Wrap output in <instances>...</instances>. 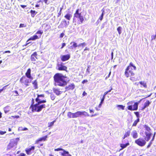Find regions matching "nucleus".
I'll use <instances>...</instances> for the list:
<instances>
[{
	"instance_id": "nucleus-45",
	"label": "nucleus",
	"mask_w": 156,
	"mask_h": 156,
	"mask_svg": "<svg viewBox=\"0 0 156 156\" xmlns=\"http://www.w3.org/2000/svg\"><path fill=\"white\" fill-rule=\"evenodd\" d=\"M66 152H67V153H66L64 155H62L63 156H72V155L69 153L68 151H66Z\"/></svg>"
},
{
	"instance_id": "nucleus-41",
	"label": "nucleus",
	"mask_w": 156,
	"mask_h": 156,
	"mask_svg": "<svg viewBox=\"0 0 156 156\" xmlns=\"http://www.w3.org/2000/svg\"><path fill=\"white\" fill-rule=\"evenodd\" d=\"M90 66H87V68L86 69V72L87 73H90Z\"/></svg>"
},
{
	"instance_id": "nucleus-37",
	"label": "nucleus",
	"mask_w": 156,
	"mask_h": 156,
	"mask_svg": "<svg viewBox=\"0 0 156 156\" xmlns=\"http://www.w3.org/2000/svg\"><path fill=\"white\" fill-rule=\"evenodd\" d=\"M121 29L122 28L121 27H119L117 29V30L119 35H120L121 33Z\"/></svg>"
},
{
	"instance_id": "nucleus-64",
	"label": "nucleus",
	"mask_w": 156,
	"mask_h": 156,
	"mask_svg": "<svg viewBox=\"0 0 156 156\" xmlns=\"http://www.w3.org/2000/svg\"><path fill=\"white\" fill-rule=\"evenodd\" d=\"M8 86V85H6L5 86H4V87H2V89L3 90H5V89H6V87Z\"/></svg>"
},
{
	"instance_id": "nucleus-57",
	"label": "nucleus",
	"mask_w": 156,
	"mask_h": 156,
	"mask_svg": "<svg viewBox=\"0 0 156 156\" xmlns=\"http://www.w3.org/2000/svg\"><path fill=\"white\" fill-rule=\"evenodd\" d=\"M99 114L98 113H95V114H92L91 115V117H93V116H96L98 115Z\"/></svg>"
},
{
	"instance_id": "nucleus-24",
	"label": "nucleus",
	"mask_w": 156,
	"mask_h": 156,
	"mask_svg": "<svg viewBox=\"0 0 156 156\" xmlns=\"http://www.w3.org/2000/svg\"><path fill=\"white\" fill-rule=\"evenodd\" d=\"M73 44V45L70 47L69 48L71 49H73L74 48H76L78 46V45H77V43L74 42H71L70 43V44Z\"/></svg>"
},
{
	"instance_id": "nucleus-20",
	"label": "nucleus",
	"mask_w": 156,
	"mask_h": 156,
	"mask_svg": "<svg viewBox=\"0 0 156 156\" xmlns=\"http://www.w3.org/2000/svg\"><path fill=\"white\" fill-rule=\"evenodd\" d=\"M72 16L71 14L70 13H67L64 16V17L66 19L69 21L71 20Z\"/></svg>"
},
{
	"instance_id": "nucleus-43",
	"label": "nucleus",
	"mask_w": 156,
	"mask_h": 156,
	"mask_svg": "<svg viewBox=\"0 0 156 156\" xmlns=\"http://www.w3.org/2000/svg\"><path fill=\"white\" fill-rule=\"evenodd\" d=\"M26 27V25H25L24 24L21 23L19 27L22 28V27Z\"/></svg>"
},
{
	"instance_id": "nucleus-27",
	"label": "nucleus",
	"mask_w": 156,
	"mask_h": 156,
	"mask_svg": "<svg viewBox=\"0 0 156 156\" xmlns=\"http://www.w3.org/2000/svg\"><path fill=\"white\" fill-rule=\"evenodd\" d=\"M132 135L134 139L137 138L138 134L136 130H134L133 131Z\"/></svg>"
},
{
	"instance_id": "nucleus-39",
	"label": "nucleus",
	"mask_w": 156,
	"mask_h": 156,
	"mask_svg": "<svg viewBox=\"0 0 156 156\" xmlns=\"http://www.w3.org/2000/svg\"><path fill=\"white\" fill-rule=\"evenodd\" d=\"M43 32L42 31H41L40 30H38L36 33V34H40V37H41V34H43Z\"/></svg>"
},
{
	"instance_id": "nucleus-36",
	"label": "nucleus",
	"mask_w": 156,
	"mask_h": 156,
	"mask_svg": "<svg viewBox=\"0 0 156 156\" xmlns=\"http://www.w3.org/2000/svg\"><path fill=\"white\" fill-rule=\"evenodd\" d=\"M62 22H63V23H64V24L65 25V26L66 27L67 25L69 24V21H68L67 22V21L65 20H63L62 21Z\"/></svg>"
},
{
	"instance_id": "nucleus-19",
	"label": "nucleus",
	"mask_w": 156,
	"mask_h": 156,
	"mask_svg": "<svg viewBox=\"0 0 156 156\" xmlns=\"http://www.w3.org/2000/svg\"><path fill=\"white\" fill-rule=\"evenodd\" d=\"M53 92L57 95H59L62 92V91H60L59 90V89L56 88L53 89Z\"/></svg>"
},
{
	"instance_id": "nucleus-28",
	"label": "nucleus",
	"mask_w": 156,
	"mask_h": 156,
	"mask_svg": "<svg viewBox=\"0 0 156 156\" xmlns=\"http://www.w3.org/2000/svg\"><path fill=\"white\" fill-rule=\"evenodd\" d=\"M139 83L144 88H146L147 87V84L146 82L144 81H141L139 82Z\"/></svg>"
},
{
	"instance_id": "nucleus-62",
	"label": "nucleus",
	"mask_w": 156,
	"mask_h": 156,
	"mask_svg": "<svg viewBox=\"0 0 156 156\" xmlns=\"http://www.w3.org/2000/svg\"><path fill=\"white\" fill-rule=\"evenodd\" d=\"M11 52L10 51H5L4 53H10Z\"/></svg>"
},
{
	"instance_id": "nucleus-5",
	"label": "nucleus",
	"mask_w": 156,
	"mask_h": 156,
	"mask_svg": "<svg viewBox=\"0 0 156 156\" xmlns=\"http://www.w3.org/2000/svg\"><path fill=\"white\" fill-rule=\"evenodd\" d=\"M145 134L146 135L145 140L142 138H140L135 140V143L139 146L140 147L144 146L146 143L145 140L147 141H148L152 135V134L151 133L146 132H145Z\"/></svg>"
},
{
	"instance_id": "nucleus-1",
	"label": "nucleus",
	"mask_w": 156,
	"mask_h": 156,
	"mask_svg": "<svg viewBox=\"0 0 156 156\" xmlns=\"http://www.w3.org/2000/svg\"><path fill=\"white\" fill-rule=\"evenodd\" d=\"M44 94H37V97L35 98V100L37 103L31 109L32 112H39L42 111L43 109H45L46 108L45 104H43L46 102V99L41 100L40 97L44 98Z\"/></svg>"
},
{
	"instance_id": "nucleus-54",
	"label": "nucleus",
	"mask_w": 156,
	"mask_h": 156,
	"mask_svg": "<svg viewBox=\"0 0 156 156\" xmlns=\"http://www.w3.org/2000/svg\"><path fill=\"white\" fill-rule=\"evenodd\" d=\"M20 128H21L22 129H21V130L22 131H25L27 130H28V129L27 128H23L22 127H20Z\"/></svg>"
},
{
	"instance_id": "nucleus-46",
	"label": "nucleus",
	"mask_w": 156,
	"mask_h": 156,
	"mask_svg": "<svg viewBox=\"0 0 156 156\" xmlns=\"http://www.w3.org/2000/svg\"><path fill=\"white\" fill-rule=\"evenodd\" d=\"M17 156H26V154L24 153H20Z\"/></svg>"
},
{
	"instance_id": "nucleus-11",
	"label": "nucleus",
	"mask_w": 156,
	"mask_h": 156,
	"mask_svg": "<svg viewBox=\"0 0 156 156\" xmlns=\"http://www.w3.org/2000/svg\"><path fill=\"white\" fill-rule=\"evenodd\" d=\"M138 103L135 102L133 105V108L132 105H129L127 107V109L130 111L136 110L138 109Z\"/></svg>"
},
{
	"instance_id": "nucleus-17",
	"label": "nucleus",
	"mask_w": 156,
	"mask_h": 156,
	"mask_svg": "<svg viewBox=\"0 0 156 156\" xmlns=\"http://www.w3.org/2000/svg\"><path fill=\"white\" fill-rule=\"evenodd\" d=\"M48 135H46L43 137L40 138L36 140L35 142V144H37L39 143L40 141H45L47 140V138H48Z\"/></svg>"
},
{
	"instance_id": "nucleus-3",
	"label": "nucleus",
	"mask_w": 156,
	"mask_h": 156,
	"mask_svg": "<svg viewBox=\"0 0 156 156\" xmlns=\"http://www.w3.org/2000/svg\"><path fill=\"white\" fill-rule=\"evenodd\" d=\"M66 78L65 76L59 73H55L53 76L54 83L60 87H64L67 85V82L66 80Z\"/></svg>"
},
{
	"instance_id": "nucleus-59",
	"label": "nucleus",
	"mask_w": 156,
	"mask_h": 156,
	"mask_svg": "<svg viewBox=\"0 0 156 156\" xmlns=\"http://www.w3.org/2000/svg\"><path fill=\"white\" fill-rule=\"evenodd\" d=\"M87 95V93L85 91H84L82 94L83 96H84L86 95Z\"/></svg>"
},
{
	"instance_id": "nucleus-32",
	"label": "nucleus",
	"mask_w": 156,
	"mask_h": 156,
	"mask_svg": "<svg viewBox=\"0 0 156 156\" xmlns=\"http://www.w3.org/2000/svg\"><path fill=\"white\" fill-rule=\"evenodd\" d=\"M34 99L32 98L31 99V104L30 107V109H31L35 105V104H34Z\"/></svg>"
},
{
	"instance_id": "nucleus-60",
	"label": "nucleus",
	"mask_w": 156,
	"mask_h": 156,
	"mask_svg": "<svg viewBox=\"0 0 156 156\" xmlns=\"http://www.w3.org/2000/svg\"><path fill=\"white\" fill-rule=\"evenodd\" d=\"M20 6L22 8H25L27 7V5H20Z\"/></svg>"
},
{
	"instance_id": "nucleus-47",
	"label": "nucleus",
	"mask_w": 156,
	"mask_h": 156,
	"mask_svg": "<svg viewBox=\"0 0 156 156\" xmlns=\"http://www.w3.org/2000/svg\"><path fill=\"white\" fill-rule=\"evenodd\" d=\"M11 117L13 119H18L20 118V116L19 115H16V116H12Z\"/></svg>"
},
{
	"instance_id": "nucleus-8",
	"label": "nucleus",
	"mask_w": 156,
	"mask_h": 156,
	"mask_svg": "<svg viewBox=\"0 0 156 156\" xmlns=\"http://www.w3.org/2000/svg\"><path fill=\"white\" fill-rule=\"evenodd\" d=\"M20 82L22 84H24L26 86L29 85V84L30 82L25 76H22L20 79Z\"/></svg>"
},
{
	"instance_id": "nucleus-4",
	"label": "nucleus",
	"mask_w": 156,
	"mask_h": 156,
	"mask_svg": "<svg viewBox=\"0 0 156 156\" xmlns=\"http://www.w3.org/2000/svg\"><path fill=\"white\" fill-rule=\"evenodd\" d=\"M79 9H76L73 15V22L75 25L82 24L84 21V17L81 13L79 12Z\"/></svg>"
},
{
	"instance_id": "nucleus-9",
	"label": "nucleus",
	"mask_w": 156,
	"mask_h": 156,
	"mask_svg": "<svg viewBox=\"0 0 156 156\" xmlns=\"http://www.w3.org/2000/svg\"><path fill=\"white\" fill-rule=\"evenodd\" d=\"M81 115H84L86 116H89L88 113L85 112L77 111L74 113V118H77L81 116Z\"/></svg>"
},
{
	"instance_id": "nucleus-49",
	"label": "nucleus",
	"mask_w": 156,
	"mask_h": 156,
	"mask_svg": "<svg viewBox=\"0 0 156 156\" xmlns=\"http://www.w3.org/2000/svg\"><path fill=\"white\" fill-rule=\"evenodd\" d=\"M65 35V34L64 33H61L60 35V36H59V37L60 38H62L63 36H64V35Z\"/></svg>"
},
{
	"instance_id": "nucleus-7",
	"label": "nucleus",
	"mask_w": 156,
	"mask_h": 156,
	"mask_svg": "<svg viewBox=\"0 0 156 156\" xmlns=\"http://www.w3.org/2000/svg\"><path fill=\"white\" fill-rule=\"evenodd\" d=\"M17 144V142L16 140L12 139L10 141L7 147V150H9L13 147L16 146Z\"/></svg>"
},
{
	"instance_id": "nucleus-12",
	"label": "nucleus",
	"mask_w": 156,
	"mask_h": 156,
	"mask_svg": "<svg viewBox=\"0 0 156 156\" xmlns=\"http://www.w3.org/2000/svg\"><path fill=\"white\" fill-rule=\"evenodd\" d=\"M70 57V55L69 54H67L61 55L60 57V58L62 62H65L69 60Z\"/></svg>"
},
{
	"instance_id": "nucleus-16",
	"label": "nucleus",
	"mask_w": 156,
	"mask_h": 156,
	"mask_svg": "<svg viewBox=\"0 0 156 156\" xmlns=\"http://www.w3.org/2000/svg\"><path fill=\"white\" fill-rule=\"evenodd\" d=\"M37 54L36 52H34L30 56V60L31 61L35 62L36 61V59H37Z\"/></svg>"
},
{
	"instance_id": "nucleus-15",
	"label": "nucleus",
	"mask_w": 156,
	"mask_h": 156,
	"mask_svg": "<svg viewBox=\"0 0 156 156\" xmlns=\"http://www.w3.org/2000/svg\"><path fill=\"white\" fill-rule=\"evenodd\" d=\"M31 69L30 68H29L27 69L25 73V75L27 78L32 80L33 79V77L31 76Z\"/></svg>"
},
{
	"instance_id": "nucleus-10",
	"label": "nucleus",
	"mask_w": 156,
	"mask_h": 156,
	"mask_svg": "<svg viewBox=\"0 0 156 156\" xmlns=\"http://www.w3.org/2000/svg\"><path fill=\"white\" fill-rule=\"evenodd\" d=\"M58 68L57 69L60 71H66L67 67L64 65V63L61 62L60 64L58 63L57 65Z\"/></svg>"
},
{
	"instance_id": "nucleus-25",
	"label": "nucleus",
	"mask_w": 156,
	"mask_h": 156,
	"mask_svg": "<svg viewBox=\"0 0 156 156\" xmlns=\"http://www.w3.org/2000/svg\"><path fill=\"white\" fill-rule=\"evenodd\" d=\"M130 133V130H128L125 133L123 137H122V139H124L126 137H127L129 136Z\"/></svg>"
},
{
	"instance_id": "nucleus-33",
	"label": "nucleus",
	"mask_w": 156,
	"mask_h": 156,
	"mask_svg": "<svg viewBox=\"0 0 156 156\" xmlns=\"http://www.w3.org/2000/svg\"><path fill=\"white\" fill-rule=\"evenodd\" d=\"M101 11H102V14H101V16L99 17V19L101 21L102 20V19L103 18V16L104 15V12H105L104 10L103 9H102Z\"/></svg>"
},
{
	"instance_id": "nucleus-56",
	"label": "nucleus",
	"mask_w": 156,
	"mask_h": 156,
	"mask_svg": "<svg viewBox=\"0 0 156 156\" xmlns=\"http://www.w3.org/2000/svg\"><path fill=\"white\" fill-rule=\"evenodd\" d=\"M88 82V80H84L82 82V83L83 84H84L85 83H87Z\"/></svg>"
},
{
	"instance_id": "nucleus-21",
	"label": "nucleus",
	"mask_w": 156,
	"mask_h": 156,
	"mask_svg": "<svg viewBox=\"0 0 156 156\" xmlns=\"http://www.w3.org/2000/svg\"><path fill=\"white\" fill-rule=\"evenodd\" d=\"M32 83L33 85V87L34 89H37L38 88V87L37 84V80H35L33 81Z\"/></svg>"
},
{
	"instance_id": "nucleus-52",
	"label": "nucleus",
	"mask_w": 156,
	"mask_h": 156,
	"mask_svg": "<svg viewBox=\"0 0 156 156\" xmlns=\"http://www.w3.org/2000/svg\"><path fill=\"white\" fill-rule=\"evenodd\" d=\"M66 44L65 43L62 44V47H61V49H62L63 47L66 46Z\"/></svg>"
},
{
	"instance_id": "nucleus-22",
	"label": "nucleus",
	"mask_w": 156,
	"mask_h": 156,
	"mask_svg": "<svg viewBox=\"0 0 156 156\" xmlns=\"http://www.w3.org/2000/svg\"><path fill=\"white\" fill-rule=\"evenodd\" d=\"M150 104V102L148 100L144 104V106L141 109L142 110H144L146 107H148Z\"/></svg>"
},
{
	"instance_id": "nucleus-48",
	"label": "nucleus",
	"mask_w": 156,
	"mask_h": 156,
	"mask_svg": "<svg viewBox=\"0 0 156 156\" xmlns=\"http://www.w3.org/2000/svg\"><path fill=\"white\" fill-rule=\"evenodd\" d=\"M89 111L90 113H94V110L93 109H91L90 108L89 109Z\"/></svg>"
},
{
	"instance_id": "nucleus-34",
	"label": "nucleus",
	"mask_w": 156,
	"mask_h": 156,
	"mask_svg": "<svg viewBox=\"0 0 156 156\" xmlns=\"http://www.w3.org/2000/svg\"><path fill=\"white\" fill-rule=\"evenodd\" d=\"M140 119L139 118H137L136 120H135L134 122L133 125L132 126H136L137 123L138 122H139V121Z\"/></svg>"
},
{
	"instance_id": "nucleus-42",
	"label": "nucleus",
	"mask_w": 156,
	"mask_h": 156,
	"mask_svg": "<svg viewBox=\"0 0 156 156\" xmlns=\"http://www.w3.org/2000/svg\"><path fill=\"white\" fill-rule=\"evenodd\" d=\"M50 98L52 100H54L55 98V96L53 94H51Z\"/></svg>"
},
{
	"instance_id": "nucleus-53",
	"label": "nucleus",
	"mask_w": 156,
	"mask_h": 156,
	"mask_svg": "<svg viewBox=\"0 0 156 156\" xmlns=\"http://www.w3.org/2000/svg\"><path fill=\"white\" fill-rule=\"evenodd\" d=\"M6 133L5 131H2L0 130V134L1 135H3Z\"/></svg>"
},
{
	"instance_id": "nucleus-55",
	"label": "nucleus",
	"mask_w": 156,
	"mask_h": 156,
	"mask_svg": "<svg viewBox=\"0 0 156 156\" xmlns=\"http://www.w3.org/2000/svg\"><path fill=\"white\" fill-rule=\"evenodd\" d=\"M14 92L16 94L15 95V96H17L19 95L18 91L17 90H15Z\"/></svg>"
},
{
	"instance_id": "nucleus-44",
	"label": "nucleus",
	"mask_w": 156,
	"mask_h": 156,
	"mask_svg": "<svg viewBox=\"0 0 156 156\" xmlns=\"http://www.w3.org/2000/svg\"><path fill=\"white\" fill-rule=\"evenodd\" d=\"M134 113L136 115L137 117L138 118H139V112H134Z\"/></svg>"
},
{
	"instance_id": "nucleus-51",
	"label": "nucleus",
	"mask_w": 156,
	"mask_h": 156,
	"mask_svg": "<svg viewBox=\"0 0 156 156\" xmlns=\"http://www.w3.org/2000/svg\"><path fill=\"white\" fill-rule=\"evenodd\" d=\"M156 34L154 35H152L151 36V39L152 40H154L156 38Z\"/></svg>"
},
{
	"instance_id": "nucleus-50",
	"label": "nucleus",
	"mask_w": 156,
	"mask_h": 156,
	"mask_svg": "<svg viewBox=\"0 0 156 156\" xmlns=\"http://www.w3.org/2000/svg\"><path fill=\"white\" fill-rule=\"evenodd\" d=\"M151 144H152V142H151V141H150L149 142V144H148V145L147 146V148H149V147L151 146Z\"/></svg>"
},
{
	"instance_id": "nucleus-23",
	"label": "nucleus",
	"mask_w": 156,
	"mask_h": 156,
	"mask_svg": "<svg viewBox=\"0 0 156 156\" xmlns=\"http://www.w3.org/2000/svg\"><path fill=\"white\" fill-rule=\"evenodd\" d=\"M67 116L69 118H74V113L68 112L67 114Z\"/></svg>"
},
{
	"instance_id": "nucleus-26",
	"label": "nucleus",
	"mask_w": 156,
	"mask_h": 156,
	"mask_svg": "<svg viewBox=\"0 0 156 156\" xmlns=\"http://www.w3.org/2000/svg\"><path fill=\"white\" fill-rule=\"evenodd\" d=\"M129 143H127L126 144H120V146L121 147V148L120 150H122L126 148L127 146L129 145Z\"/></svg>"
},
{
	"instance_id": "nucleus-14",
	"label": "nucleus",
	"mask_w": 156,
	"mask_h": 156,
	"mask_svg": "<svg viewBox=\"0 0 156 156\" xmlns=\"http://www.w3.org/2000/svg\"><path fill=\"white\" fill-rule=\"evenodd\" d=\"M75 87V85L73 83H70L65 87V91H68L70 90H73Z\"/></svg>"
},
{
	"instance_id": "nucleus-30",
	"label": "nucleus",
	"mask_w": 156,
	"mask_h": 156,
	"mask_svg": "<svg viewBox=\"0 0 156 156\" xmlns=\"http://www.w3.org/2000/svg\"><path fill=\"white\" fill-rule=\"evenodd\" d=\"M10 110V108L9 106H7L4 108V111L5 113H7Z\"/></svg>"
},
{
	"instance_id": "nucleus-31",
	"label": "nucleus",
	"mask_w": 156,
	"mask_h": 156,
	"mask_svg": "<svg viewBox=\"0 0 156 156\" xmlns=\"http://www.w3.org/2000/svg\"><path fill=\"white\" fill-rule=\"evenodd\" d=\"M144 127L145 128V129L146 130H147L148 132H150L151 130V128L149 126L146 125H144Z\"/></svg>"
},
{
	"instance_id": "nucleus-58",
	"label": "nucleus",
	"mask_w": 156,
	"mask_h": 156,
	"mask_svg": "<svg viewBox=\"0 0 156 156\" xmlns=\"http://www.w3.org/2000/svg\"><path fill=\"white\" fill-rule=\"evenodd\" d=\"M105 98V97L104 96H103V97L101 99V103H103V102L104 101Z\"/></svg>"
},
{
	"instance_id": "nucleus-18",
	"label": "nucleus",
	"mask_w": 156,
	"mask_h": 156,
	"mask_svg": "<svg viewBox=\"0 0 156 156\" xmlns=\"http://www.w3.org/2000/svg\"><path fill=\"white\" fill-rule=\"evenodd\" d=\"M54 151H62L63 152L61 153V155H64L65 154L67 153V152H66V151L65 150L63 149L62 148H57L55 149H54Z\"/></svg>"
},
{
	"instance_id": "nucleus-29",
	"label": "nucleus",
	"mask_w": 156,
	"mask_h": 156,
	"mask_svg": "<svg viewBox=\"0 0 156 156\" xmlns=\"http://www.w3.org/2000/svg\"><path fill=\"white\" fill-rule=\"evenodd\" d=\"M30 13H31V16L32 17H34L35 15L37 13V12L35 10H31L30 11Z\"/></svg>"
},
{
	"instance_id": "nucleus-6",
	"label": "nucleus",
	"mask_w": 156,
	"mask_h": 156,
	"mask_svg": "<svg viewBox=\"0 0 156 156\" xmlns=\"http://www.w3.org/2000/svg\"><path fill=\"white\" fill-rule=\"evenodd\" d=\"M35 149V146H30L25 149V152L27 155H30L33 153L35 154L36 153Z\"/></svg>"
},
{
	"instance_id": "nucleus-61",
	"label": "nucleus",
	"mask_w": 156,
	"mask_h": 156,
	"mask_svg": "<svg viewBox=\"0 0 156 156\" xmlns=\"http://www.w3.org/2000/svg\"><path fill=\"white\" fill-rule=\"evenodd\" d=\"M133 103V101H131L130 102H128L127 103V105H129V104H132Z\"/></svg>"
},
{
	"instance_id": "nucleus-2",
	"label": "nucleus",
	"mask_w": 156,
	"mask_h": 156,
	"mask_svg": "<svg viewBox=\"0 0 156 156\" xmlns=\"http://www.w3.org/2000/svg\"><path fill=\"white\" fill-rule=\"evenodd\" d=\"M136 67L132 62H130L129 65L125 69L124 75L127 78L130 77V79L133 81L136 80L134 71L136 70Z\"/></svg>"
},
{
	"instance_id": "nucleus-38",
	"label": "nucleus",
	"mask_w": 156,
	"mask_h": 156,
	"mask_svg": "<svg viewBox=\"0 0 156 156\" xmlns=\"http://www.w3.org/2000/svg\"><path fill=\"white\" fill-rule=\"evenodd\" d=\"M117 107H119V108L122 110H124L125 107V106H123L122 105H117Z\"/></svg>"
},
{
	"instance_id": "nucleus-35",
	"label": "nucleus",
	"mask_w": 156,
	"mask_h": 156,
	"mask_svg": "<svg viewBox=\"0 0 156 156\" xmlns=\"http://www.w3.org/2000/svg\"><path fill=\"white\" fill-rule=\"evenodd\" d=\"M55 122V120L51 122H48V127H50L54 125V123Z\"/></svg>"
},
{
	"instance_id": "nucleus-40",
	"label": "nucleus",
	"mask_w": 156,
	"mask_h": 156,
	"mask_svg": "<svg viewBox=\"0 0 156 156\" xmlns=\"http://www.w3.org/2000/svg\"><path fill=\"white\" fill-rule=\"evenodd\" d=\"M86 45V44L85 42H83V43H81L79 44L78 45V46H82V47H84Z\"/></svg>"
},
{
	"instance_id": "nucleus-63",
	"label": "nucleus",
	"mask_w": 156,
	"mask_h": 156,
	"mask_svg": "<svg viewBox=\"0 0 156 156\" xmlns=\"http://www.w3.org/2000/svg\"><path fill=\"white\" fill-rule=\"evenodd\" d=\"M48 0H43L44 2L46 4H48Z\"/></svg>"
},
{
	"instance_id": "nucleus-13",
	"label": "nucleus",
	"mask_w": 156,
	"mask_h": 156,
	"mask_svg": "<svg viewBox=\"0 0 156 156\" xmlns=\"http://www.w3.org/2000/svg\"><path fill=\"white\" fill-rule=\"evenodd\" d=\"M39 37L36 35H35L33 36L32 37H30L27 41L26 43L25 44L23 45V46H26L27 45L30 44V43H27V42L30 40L34 41L36 39H37L39 38Z\"/></svg>"
}]
</instances>
